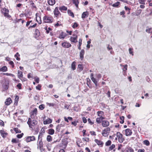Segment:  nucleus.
<instances>
[{
    "instance_id": "1",
    "label": "nucleus",
    "mask_w": 152,
    "mask_h": 152,
    "mask_svg": "<svg viewBox=\"0 0 152 152\" xmlns=\"http://www.w3.org/2000/svg\"><path fill=\"white\" fill-rule=\"evenodd\" d=\"M38 122L37 121L33 118H29L28 119L27 123L29 127L32 131H35L36 129L38 127L37 125Z\"/></svg>"
},
{
    "instance_id": "2",
    "label": "nucleus",
    "mask_w": 152,
    "mask_h": 152,
    "mask_svg": "<svg viewBox=\"0 0 152 152\" xmlns=\"http://www.w3.org/2000/svg\"><path fill=\"white\" fill-rule=\"evenodd\" d=\"M96 114L98 117L96 118V121L98 124H100L102 121L105 119L104 113L103 111H99L97 112Z\"/></svg>"
},
{
    "instance_id": "3",
    "label": "nucleus",
    "mask_w": 152,
    "mask_h": 152,
    "mask_svg": "<svg viewBox=\"0 0 152 152\" xmlns=\"http://www.w3.org/2000/svg\"><path fill=\"white\" fill-rule=\"evenodd\" d=\"M54 20L53 17L50 15H45L43 17V23H51Z\"/></svg>"
},
{
    "instance_id": "4",
    "label": "nucleus",
    "mask_w": 152,
    "mask_h": 152,
    "mask_svg": "<svg viewBox=\"0 0 152 152\" xmlns=\"http://www.w3.org/2000/svg\"><path fill=\"white\" fill-rule=\"evenodd\" d=\"M53 13L54 17L56 18L57 20L60 18L62 20H63V17L61 14L58 10V7H56L53 10Z\"/></svg>"
},
{
    "instance_id": "5",
    "label": "nucleus",
    "mask_w": 152,
    "mask_h": 152,
    "mask_svg": "<svg viewBox=\"0 0 152 152\" xmlns=\"http://www.w3.org/2000/svg\"><path fill=\"white\" fill-rule=\"evenodd\" d=\"M116 137L115 140H118V141L120 143H122L125 140L123 135L120 132H117L116 133Z\"/></svg>"
},
{
    "instance_id": "6",
    "label": "nucleus",
    "mask_w": 152,
    "mask_h": 152,
    "mask_svg": "<svg viewBox=\"0 0 152 152\" xmlns=\"http://www.w3.org/2000/svg\"><path fill=\"white\" fill-rule=\"evenodd\" d=\"M37 148L39 149L41 152H46L45 150L43 147V143L42 139H39L37 142Z\"/></svg>"
},
{
    "instance_id": "7",
    "label": "nucleus",
    "mask_w": 152,
    "mask_h": 152,
    "mask_svg": "<svg viewBox=\"0 0 152 152\" xmlns=\"http://www.w3.org/2000/svg\"><path fill=\"white\" fill-rule=\"evenodd\" d=\"M110 131V127H107L102 131V134L104 137H107Z\"/></svg>"
},
{
    "instance_id": "8",
    "label": "nucleus",
    "mask_w": 152,
    "mask_h": 152,
    "mask_svg": "<svg viewBox=\"0 0 152 152\" xmlns=\"http://www.w3.org/2000/svg\"><path fill=\"white\" fill-rule=\"evenodd\" d=\"M1 12L5 17L8 18H10L11 17V16L9 14V11L8 9L5 8H4L1 9Z\"/></svg>"
},
{
    "instance_id": "9",
    "label": "nucleus",
    "mask_w": 152,
    "mask_h": 152,
    "mask_svg": "<svg viewBox=\"0 0 152 152\" xmlns=\"http://www.w3.org/2000/svg\"><path fill=\"white\" fill-rule=\"evenodd\" d=\"M36 140L35 136H27L25 138V140L27 142H28L31 141H34Z\"/></svg>"
},
{
    "instance_id": "10",
    "label": "nucleus",
    "mask_w": 152,
    "mask_h": 152,
    "mask_svg": "<svg viewBox=\"0 0 152 152\" xmlns=\"http://www.w3.org/2000/svg\"><path fill=\"white\" fill-rule=\"evenodd\" d=\"M62 46L65 48H68L72 46L71 45L66 41L63 42L61 43Z\"/></svg>"
},
{
    "instance_id": "11",
    "label": "nucleus",
    "mask_w": 152,
    "mask_h": 152,
    "mask_svg": "<svg viewBox=\"0 0 152 152\" xmlns=\"http://www.w3.org/2000/svg\"><path fill=\"white\" fill-rule=\"evenodd\" d=\"M73 36L74 37H71L69 39V40L71 42L75 43L77 42V36L76 34H73Z\"/></svg>"
},
{
    "instance_id": "12",
    "label": "nucleus",
    "mask_w": 152,
    "mask_h": 152,
    "mask_svg": "<svg viewBox=\"0 0 152 152\" xmlns=\"http://www.w3.org/2000/svg\"><path fill=\"white\" fill-rule=\"evenodd\" d=\"M102 126L104 127H108L110 125L109 122L107 120H102L101 122Z\"/></svg>"
},
{
    "instance_id": "13",
    "label": "nucleus",
    "mask_w": 152,
    "mask_h": 152,
    "mask_svg": "<svg viewBox=\"0 0 152 152\" xmlns=\"http://www.w3.org/2000/svg\"><path fill=\"white\" fill-rule=\"evenodd\" d=\"M125 134L126 136H129L132 135V130L130 129H127L125 130Z\"/></svg>"
},
{
    "instance_id": "14",
    "label": "nucleus",
    "mask_w": 152,
    "mask_h": 152,
    "mask_svg": "<svg viewBox=\"0 0 152 152\" xmlns=\"http://www.w3.org/2000/svg\"><path fill=\"white\" fill-rule=\"evenodd\" d=\"M67 35V34L66 33L63 31H61L59 33L58 37L60 39H64Z\"/></svg>"
},
{
    "instance_id": "15",
    "label": "nucleus",
    "mask_w": 152,
    "mask_h": 152,
    "mask_svg": "<svg viewBox=\"0 0 152 152\" xmlns=\"http://www.w3.org/2000/svg\"><path fill=\"white\" fill-rule=\"evenodd\" d=\"M0 133L1 136L3 138L6 137L8 135V133L5 131L3 128L2 129L0 130Z\"/></svg>"
},
{
    "instance_id": "16",
    "label": "nucleus",
    "mask_w": 152,
    "mask_h": 152,
    "mask_svg": "<svg viewBox=\"0 0 152 152\" xmlns=\"http://www.w3.org/2000/svg\"><path fill=\"white\" fill-rule=\"evenodd\" d=\"M95 142L100 147H102L104 143L101 140L97 139H95L94 140Z\"/></svg>"
},
{
    "instance_id": "17",
    "label": "nucleus",
    "mask_w": 152,
    "mask_h": 152,
    "mask_svg": "<svg viewBox=\"0 0 152 152\" xmlns=\"http://www.w3.org/2000/svg\"><path fill=\"white\" fill-rule=\"evenodd\" d=\"M85 51L83 49L81 50L80 52V58L81 61L83 60L84 59V55L85 54Z\"/></svg>"
},
{
    "instance_id": "18",
    "label": "nucleus",
    "mask_w": 152,
    "mask_h": 152,
    "mask_svg": "<svg viewBox=\"0 0 152 152\" xmlns=\"http://www.w3.org/2000/svg\"><path fill=\"white\" fill-rule=\"evenodd\" d=\"M12 102V101L11 98L9 97L6 99V101L5 102V104L6 105L8 106Z\"/></svg>"
},
{
    "instance_id": "19",
    "label": "nucleus",
    "mask_w": 152,
    "mask_h": 152,
    "mask_svg": "<svg viewBox=\"0 0 152 152\" xmlns=\"http://www.w3.org/2000/svg\"><path fill=\"white\" fill-rule=\"evenodd\" d=\"M31 118H32V116H36L37 114V108H35L30 113Z\"/></svg>"
},
{
    "instance_id": "20",
    "label": "nucleus",
    "mask_w": 152,
    "mask_h": 152,
    "mask_svg": "<svg viewBox=\"0 0 152 152\" xmlns=\"http://www.w3.org/2000/svg\"><path fill=\"white\" fill-rule=\"evenodd\" d=\"M63 20H62L61 19L60 20L57 21L56 23L54 24V27L56 28H57L59 26H62V24L61 23V21H63Z\"/></svg>"
},
{
    "instance_id": "21",
    "label": "nucleus",
    "mask_w": 152,
    "mask_h": 152,
    "mask_svg": "<svg viewBox=\"0 0 152 152\" xmlns=\"http://www.w3.org/2000/svg\"><path fill=\"white\" fill-rule=\"evenodd\" d=\"M88 12L87 11L84 12L81 15V18L82 19H84L88 16Z\"/></svg>"
},
{
    "instance_id": "22",
    "label": "nucleus",
    "mask_w": 152,
    "mask_h": 152,
    "mask_svg": "<svg viewBox=\"0 0 152 152\" xmlns=\"http://www.w3.org/2000/svg\"><path fill=\"white\" fill-rule=\"evenodd\" d=\"M87 81V84L88 87L91 88H92L91 85V81L90 79L89 78H87L86 79Z\"/></svg>"
},
{
    "instance_id": "23",
    "label": "nucleus",
    "mask_w": 152,
    "mask_h": 152,
    "mask_svg": "<svg viewBox=\"0 0 152 152\" xmlns=\"http://www.w3.org/2000/svg\"><path fill=\"white\" fill-rule=\"evenodd\" d=\"M56 3L55 0H48V3L50 6H53Z\"/></svg>"
},
{
    "instance_id": "24",
    "label": "nucleus",
    "mask_w": 152,
    "mask_h": 152,
    "mask_svg": "<svg viewBox=\"0 0 152 152\" xmlns=\"http://www.w3.org/2000/svg\"><path fill=\"white\" fill-rule=\"evenodd\" d=\"M52 120L51 119L48 118L46 120L44 121H43V123L44 124H50L52 122Z\"/></svg>"
},
{
    "instance_id": "25",
    "label": "nucleus",
    "mask_w": 152,
    "mask_h": 152,
    "mask_svg": "<svg viewBox=\"0 0 152 152\" xmlns=\"http://www.w3.org/2000/svg\"><path fill=\"white\" fill-rule=\"evenodd\" d=\"M59 9L61 12H62L63 11H66L67 10V8L64 6H63L60 7Z\"/></svg>"
},
{
    "instance_id": "26",
    "label": "nucleus",
    "mask_w": 152,
    "mask_h": 152,
    "mask_svg": "<svg viewBox=\"0 0 152 152\" xmlns=\"http://www.w3.org/2000/svg\"><path fill=\"white\" fill-rule=\"evenodd\" d=\"M73 3L74 4L77 8H78V4L79 3V0H72Z\"/></svg>"
},
{
    "instance_id": "27",
    "label": "nucleus",
    "mask_w": 152,
    "mask_h": 152,
    "mask_svg": "<svg viewBox=\"0 0 152 152\" xmlns=\"http://www.w3.org/2000/svg\"><path fill=\"white\" fill-rule=\"evenodd\" d=\"M19 96L18 95H16L15 98V99L14 104L15 105L17 106L18 105V102L19 99Z\"/></svg>"
},
{
    "instance_id": "28",
    "label": "nucleus",
    "mask_w": 152,
    "mask_h": 152,
    "mask_svg": "<svg viewBox=\"0 0 152 152\" xmlns=\"http://www.w3.org/2000/svg\"><path fill=\"white\" fill-rule=\"evenodd\" d=\"M64 126V125L62 124H58L56 127V130L58 132H59L60 131L61 127Z\"/></svg>"
},
{
    "instance_id": "29",
    "label": "nucleus",
    "mask_w": 152,
    "mask_h": 152,
    "mask_svg": "<svg viewBox=\"0 0 152 152\" xmlns=\"http://www.w3.org/2000/svg\"><path fill=\"white\" fill-rule=\"evenodd\" d=\"M67 13L69 16H71L72 18L75 17L74 13L70 10H67Z\"/></svg>"
},
{
    "instance_id": "30",
    "label": "nucleus",
    "mask_w": 152,
    "mask_h": 152,
    "mask_svg": "<svg viewBox=\"0 0 152 152\" xmlns=\"http://www.w3.org/2000/svg\"><path fill=\"white\" fill-rule=\"evenodd\" d=\"M7 70L8 68L6 66H4L1 68H0V71L1 72H5L7 71Z\"/></svg>"
},
{
    "instance_id": "31",
    "label": "nucleus",
    "mask_w": 152,
    "mask_h": 152,
    "mask_svg": "<svg viewBox=\"0 0 152 152\" xmlns=\"http://www.w3.org/2000/svg\"><path fill=\"white\" fill-rule=\"evenodd\" d=\"M40 34V33L39 30L37 29H36L35 31L34 35L35 36V38H37L38 37Z\"/></svg>"
},
{
    "instance_id": "32",
    "label": "nucleus",
    "mask_w": 152,
    "mask_h": 152,
    "mask_svg": "<svg viewBox=\"0 0 152 152\" xmlns=\"http://www.w3.org/2000/svg\"><path fill=\"white\" fill-rule=\"evenodd\" d=\"M23 76V73L20 70H18V77L19 78H20V77H22Z\"/></svg>"
},
{
    "instance_id": "33",
    "label": "nucleus",
    "mask_w": 152,
    "mask_h": 152,
    "mask_svg": "<svg viewBox=\"0 0 152 152\" xmlns=\"http://www.w3.org/2000/svg\"><path fill=\"white\" fill-rule=\"evenodd\" d=\"M76 62L75 61L73 62L71 64V68L73 70L76 69Z\"/></svg>"
},
{
    "instance_id": "34",
    "label": "nucleus",
    "mask_w": 152,
    "mask_h": 152,
    "mask_svg": "<svg viewBox=\"0 0 152 152\" xmlns=\"http://www.w3.org/2000/svg\"><path fill=\"white\" fill-rule=\"evenodd\" d=\"M55 132V131L53 129H50L48 130V133L50 135H53Z\"/></svg>"
},
{
    "instance_id": "35",
    "label": "nucleus",
    "mask_w": 152,
    "mask_h": 152,
    "mask_svg": "<svg viewBox=\"0 0 152 152\" xmlns=\"http://www.w3.org/2000/svg\"><path fill=\"white\" fill-rule=\"evenodd\" d=\"M34 24V23H32H32H31V25L28 27V29H30V28H34L37 25V23H35L33 25L32 24Z\"/></svg>"
},
{
    "instance_id": "36",
    "label": "nucleus",
    "mask_w": 152,
    "mask_h": 152,
    "mask_svg": "<svg viewBox=\"0 0 152 152\" xmlns=\"http://www.w3.org/2000/svg\"><path fill=\"white\" fill-rule=\"evenodd\" d=\"M20 55L18 52H17L16 54L15 55V57L16 58V59L18 61H20V58L19 57Z\"/></svg>"
},
{
    "instance_id": "37",
    "label": "nucleus",
    "mask_w": 152,
    "mask_h": 152,
    "mask_svg": "<svg viewBox=\"0 0 152 152\" xmlns=\"http://www.w3.org/2000/svg\"><path fill=\"white\" fill-rule=\"evenodd\" d=\"M143 144L147 146H149L150 145V143L149 142L148 140H144L143 141Z\"/></svg>"
},
{
    "instance_id": "38",
    "label": "nucleus",
    "mask_w": 152,
    "mask_h": 152,
    "mask_svg": "<svg viewBox=\"0 0 152 152\" xmlns=\"http://www.w3.org/2000/svg\"><path fill=\"white\" fill-rule=\"evenodd\" d=\"M82 132L83 133V136L84 137H85L86 136H89L90 135L89 134H87V133H86V130L85 129H83L82 131Z\"/></svg>"
},
{
    "instance_id": "39",
    "label": "nucleus",
    "mask_w": 152,
    "mask_h": 152,
    "mask_svg": "<svg viewBox=\"0 0 152 152\" xmlns=\"http://www.w3.org/2000/svg\"><path fill=\"white\" fill-rule=\"evenodd\" d=\"M13 130L16 133H20L21 132V131L18 128H14Z\"/></svg>"
},
{
    "instance_id": "40",
    "label": "nucleus",
    "mask_w": 152,
    "mask_h": 152,
    "mask_svg": "<svg viewBox=\"0 0 152 152\" xmlns=\"http://www.w3.org/2000/svg\"><path fill=\"white\" fill-rule=\"evenodd\" d=\"M120 4V2H119L117 1L116 3H115L114 4H113L112 5V6L113 7H117L119 6Z\"/></svg>"
},
{
    "instance_id": "41",
    "label": "nucleus",
    "mask_w": 152,
    "mask_h": 152,
    "mask_svg": "<svg viewBox=\"0 0 152 152\" xmlns=\"http://www.w3.org/2000/svg\"><path fill=\"white\" fill-rule=\"evenodd\" d=\"M121 121H120V123L121 124H123L124 122V116H122L120 118Z\"/></svg>"
},
{
    "instance_id": "42",
    "label": "nucleus",
    "mask_w": 152,
    "mask_h": 152,
    "mask_svg": "<svg viewBox=\"0 0 152 152\" xmlns=\"http://www.w3.org/2000/svg\"><path fill=\"white\" fill-rule=\"evenodd\" d=\"M91 80L95 84L96 87L97 86V81L96 80V79L94 77Z\"/></svg>"
},
{
    "instance_id": "43",
    "label": "nucleus",
    "mask_w": 152,
    "mask_h": 152,
    "mask_svg": "<svg viewBox=\"0 0 152 152\" xmlns=\"http://www.w3.org/2000/svg\"><path fill=\"white\" fill-rule=\"evenodd\" d=\"M47 140L48 142H50L52 140V137L50 135H48L47 136Z\"/></svg>"
},
{
    "instance_id": "44",
    "label": "nucleus",
    "mask_w": 152,
    "mask_h": 152,
    "mask_svg": "<svg viewBox=\"0 0 152 152\" xmlns=\"http://www.w3.org/2000/svg\"><path fill=\"white\" fill-rule=\"evenodd\" d=\"M88 124L91 125H93L94 123V121H92L90 118L88 119Z\"/></svg>"
},
{
    "instance_id": "45",
    "label": "nucleus",
    "mask_w": 152,
    "mask_h": 152,
    "mask_svg": "<svg viewBox=\"0 0 152 152\" xmlns=\"http://www.w3.org/2000/svg\"><path fill=\"white\" fill-rule=\"evenodd\" d=\"M79 26V24L77 22H75L73 23V25H72V27L74 28H75Z\"/></svg>"
},
{
    "instance_id": "46",
    "label": "nucleus",
    "mask_w": 152,
    "mask_h": 152,
    "mask_svg": "<svg viewBox=\"0 0 152 152\" xmlns=\"http://www.w3.org/2000/svg\"><path fill=\"white\" fill-rule=\"evenodd\" d=\"M126 151L127 152H134V150L132 148L129 147L127 148Z\"/></svg>"
},
{
    "instance_id": "47",
    "label": "nucleus",
    "mask_w": 152,
    "mask_h": 152,
    "mask_svg": "<svg viewBox=\"0 0 152 152\" xmlns=\"http://www.w3.org/2000/svg\"><path fill=\"white\" fill-rule=\"evenodd\" d=\"M78 67L80 71H82L83 70V65L81 64H78Z\"/></svg>"
},
{
    "instance_id": "48",
    "label": "nucleus",
    "mask_w": 152,
    "mask_h": 152,
    "mask_svg": "<svg viewBox=\"0 0 152 152\" xmlns=\"http://www.w3.org/2000/svg\"><path fill=\"white\" fill-rule=\"evenodd\" d=\"M111 141L110 140H108L105 143V145L106 146H108L111 145Z\"/></svg>"
},
{
    "instance_id": "49",
    "label": "nucleus",
    "mask_w": 152,
    "mask_h": 152,
    "mask_svg": "<svg viewBox=\"0 0 152 152\" xmlns=\"http://www.w3.org/2000/svg\"><path fill=\"white\" fill-rule=\"evenodd\" d=\"M9 64L11 65L12 68H14V64L12 61H10L9 63Z\"/></svg>"
},
{
    "instance_id": "50",
    "label": "nucleus",
    "mask_w": 152,
    "mask_h": 152,
    "mask_svg": "<svg viewBox=\"0 0 152 152\" xmlns=\"http://www.w3.org/2000/svg\"><path fill=\"white\" fill-rule=\"evenodd\" d=\"M3 75H6L7 76H11L12 77L15 76V75H14L11 73H3Z\"/></svg>"
},
{
    "instance_id": "51",
    "label": "nucleus",
    "mask_w": 152,
    "mask_h": 152,
    "mask_svg": "<svg viewBox=\"0 0 152 152\" xmlns=\"http://www.w3.org/2000/svg\"><path fill=\"white\" fill-rule=\"evenodd\" d=\"M115 148V145L114 144H113L110 146L109 148L110 151L112 150Z\"/></svg>"
},
{
    "instance_id": "52",
    "label": "nucleus",
    "mask_w": 152,
    "mask_h": 152,
    "mask_svg": "<svg viewBox=\"0 0 152 152\" xmlns=\"http://www.w3.org/2000/svg\"><path fill=\"white\" fill-rule=\"evenodd\" d=\"M133 49L132 48H129V53L131 54L132 56L134 55L133 54Z\"/></svg>"
},
{
    "instance_id": "53",
    "label": "nucleus",
    "mask_w": 152,
    "mask_h": 152,
    "mask_svg": "<svg viewBox=\"0 0 152 152\" xmlns=\"http://www.w3.org/2000/svg\"><path fill=\"white\" fill-rule=\"evenodd\" d=\"M82 140L83 141L88 142L89 141V138L88 137H85L82 138Z\"/></svg>"
},
{
    "instance_id": "54",
    "label": "nucleus",
    "mask_w": 152,
    "mask_h": 152,
    "mask_svg": "<svg viewBox=\"0 0 152 152\" xmlns=\"http://www.w3.org/2000/svg\"><path fill=\"white\" fill-rule=\"evenodd\" d=\"M5 124L4 122L2 120H0V126H1L4 127Z\"/></svg>"
},
{
    "instance_id": "55",
    "label": "nucleus",
    "mask_w": 152,
    "mask_h": 152,
    "mask_svg": "<svg viewBox=\"0 0 152 152\" xmlns=\"http://www.w3.org/2000/svg\"><path fill=\"white\" fill-rule=\"evenodd\" d=\"M22 84L20 83H19L17 85L16 87L19 89H22Z\"/></svg>"
},
{
    "instance_id": "56",
    "label": "nucleus",
    "mask_w": 152,
    "mask_h": 152,
    "mask_svg": "<svg viewBox=\"0 0 152 152\" xmlns=\"http://www.w3.org/2000/svg\"><path fill=\"white\" fill-rule=\"evenodd\" d=\"M47 104L50 107H54L55 105V104L53 103H47Z\"/></svg>"
},
{
    "instance_id": "57",
    "label": "nucleus",
    "mask_w": 152,
    "mask_h": 152,
    "mask_svg": "<svg viewBox=\"0 0 152 152\" xmlns=\"http://www.w3.org/2000/svg\"><path fill=\"white\" fill-rule=\"evenodd\" d=\"M90 133L92 136H96V134L95 132L94 131H90Z\"/></svg>"
},
{
    "instance_id": "58",
    "label": "nucleus",
    "mask_w": 152,
    "mask_h": 152,
    "mask_svg": "<svg viewBox=\"0 0 152 152\" xmlns=\"http://www.w3.org/2000/svg\"><path fill=\"white\" fill-rule=\"evenodd\" d=\"M41 85L40 84H38V85L36 86V89L39 90H41Z\"/></svg>"
},
{
    "instance_id": "59",
    "label": "nucleus",
    "mask_w": 152,
    "mask_h": 152,
    "mask_svg": "<svg viewBox=\"0 0 152 152\" xmlns=\"http://www.w3.org/2000/svg\"><path fill=\"white\" fill-rule=\"evenodd\" d=\"M123 66L124 67V68L123 69V71H126L127 69V65L126 64L124 65H123Z\"/></svg>"
},
{
    "instance_id": "60",
    "label": "nucleus",
    "mask_w": 152,
    "mask_h": 152,
    "mask_svg": "<svg viewBox=\"0 0 152 152\" xmlns=\"http://www.w3.org/2000/svg\"><path fill=\"white\" fill-rule=\"evenodd\" d=\"M39 108L41 110H43L45 108L44 105L43 104H42L39 106Z\"/></svg>"
},
{
    "instance_id": "61",
    "label": "nucleus",
    "mask_w": 152,
    "mask_h": 152,
    "mask_svg": "<svg viewBox=\"0 0 152 152\" xmlns=\"http://www.w3.org/2000/svg\"><path fill=\"white\" fill-rule=\"evenodd\" d=\"M32 22V20H28L27 21L26 24V26L28 27L30 24V23Z\"/></svg>"
},
{
    "instance_id": "62",
    "label": "nucleus",
    "mask_w": 152,
    "mask_h": 152,
    "mask_svg": "<svg viewBox=\"0 0 152 152\" xmlns=\"http://www.w3.org/2000/svg\"><path fill=\"white\" fill-rule=\"evenodd\" d=\"M23 133H22L21 134H18L17 135V137L18 138H22V137L23 136Z\"/></svg>"
},
{
    "instance_id": "63",
    "label": "nucleus",
    "mask_w": 152,
    "mask_h": 152,
    "mask_svg": "<svg viewBox=\"0 0 152 152\" xmlns=\"http://www.w3.org/2000/svg\"><path fill=\"white\" fill-rule=\"evenodd\" d=\"M146 1V0H139V2L140 4L144 5L145 4V2Z\"/></svg>"
},
{
    "instance_id": "64",
    "label": "nucleus",
    "mask_w": 152,
    "mask_h": 152,
    "mask_svg": "<svg viewBox=\"0 0 152 152\" xmlns=\"http://www.w3.org/2000/svg\"><path fill=\"white\" fill-rule=\"evenodd\" d=\"M125 14V12L124 10H123L122 11V12H121L120 13V14L121 15H122V17L123 18H125V15L124 14Z\"/></svg>"
}]
</instances>
